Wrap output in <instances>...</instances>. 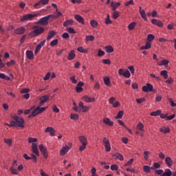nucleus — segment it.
Returning a JSON list of instances; mask_svg holds the SVG:
<instances>
[{"mask_svg":"<svg viewBox=\"0 0 176 176\" xmlns=\"http://www.w3.org/2000/svg\"><path fill=\"white\" fill-rule=\"evenodd\" d=\"M13 119L14 121L10 122V126L12 127H20L24 129V118L18 116H14Z\"/></svg>","mask_w":176,"mask_h":176,"instance_id":"f257e3e1","label":"nucleus"},{"mask_svg":"<svg viewBox=\"0 0 176 176\" xmlns=\"http://www.w3.org/2000/svg\"><path fill=\"white\" fill-rule=\"evenodd\" d=\"M33 31L29 33V36L35 37L39 35H42L45 32V28L38 25H34L32 27Z\"/></svg>","mask_w":176,"mask_h":176,"instance_id":"f03ea898","label":"nucleus"},{"mask_svg":"<svg viewBox=\"0 0 176 176\" xmlns=\"http://www.w3.org/2000/svg\"><path fill=\"white\" fill-rule=\"evenodd\" d=\"M78 140L81 144V145L79 146V151L80 152H83V151L86 149L87 144H89V142H87V138L85 135H80L78 137Z\"/></svg>","mask_w":176,"mask_h":176,"instance_id":"7ed1b4c3","label":"nucleus"},{"mask_svg":"<svg viewBox=\"0 0 176 176\" xmlns=\"http://www.w3.org/2000/svg\"><path fill=\"white\" fill-rule=\"evenodd\" d=\"M50 17H54V15L53 14H50L47 15V16H44L41 19H40L39 21H38L37 22H35L36 24H40L41 25H47L49 24V19H50Z\"/></svg>","mask_w":176,"mask_h":176,"instance_id":"20e7f679","label":"nucleus"},{"mask_svg":"<svg viewBox=\"0 0 176 176\" xmlns=\"http://www.w3.org/2000/svg\"><path fill=\"white\" fill-rule=\"evenodd\" d=\"M38 149L40 152H41L44 159H47V157H49V153L47 152V149L43 146V144H39Z\"/></svg>","mask_w":176,"mask_h":176,"instance_id":"39448f33","label":"nucleus"},{"mask_svg":"<svg viewBox=\"0 0 176 176\" xmlns=\"http://www.w3.org/2000/svg\"><path fill=\"white\" fill-rule=\"evenodd\" d=\"M78 108L80 109V112H83L84 113H86V112H89V111L90 110V107L85 106V103H83V102H79Z\"/></svg>","mask_w":176,"mask_h":176,"instance_id":"423d86ee","label":"nucleus"},{"mask_svg":"<svg viewBox=\"0 0 176 176\" xmlns=\"http://www.w3.org/2000/svg\"><path fill=\"white\" fill-rule=\"evenodd\" d=\"M102 142L106 152H111V143L109 142V140L107 138H104Z\"/></svg>","mask_w":176,"mask_h":176,"instance_id":"0eeeda50","label":"nucleus"},{"mask_svg":"<svg viewBox=\"0 0 176 176\" xmlns=\"http://www.w3.org/2000/svg\"><path fill=\"white\" fill-rule=\"evenodd\" d=\"M33 17H38V14H25L20 19V21H28V20H31Z\"/></svg>","mask_w":176,"mask_h":176,"instance_id":"6e6552de","label":"nucleus"},{"mask_svg":"<svg viewBox=\"0 0 176 176\" xmlns=\"http://www.w3.org/2000/svg\"><path fill=\"white\" fill-rule=\"evenodd\" d=\"M142 90L144 91V93H149V91H152V90H153V85L148 82L146 84V85L142 87Z\"/></svg>","mask_w":176,"mask_h":176,"instance_id":"1a4fd4ad","label":"nucleus"},{"mask_svg":"<svg viewBox=\"0 0 176 176\" xmlns=\"http://www.w3.org/2000/svg\"><path fill=\"white\" fill-rule=\"evenodd\" d=\"M82 86H85V82L83 81H79L77 83V85L76 87V93H82L83 91V88L82 87Z\"/></svg>","mask_w":176,"mask_h":176,"instance_id":"9d476101","label":"nucleus"},{"mask_svg":"<svg viewBox=\"0 0 176 176\" xmlns=\"http://www.w3.org/2000/svg\"><path fill=\"white\" fill-rule=\"evenodd\" d=\"M45 133H49L51 137H54V134H56V130L52 126H47L45 130Z\"/></svg>","mask_w":176,"mask_h":176,"instance_id":"9b49d317","label":"nucleus"},{"mask_svg":"<svg viewBox=\"0 0 176 176\" xmlns=\"http://www.w3.org/2000/svg\"><path fill=\"white\" fill-rule=\"evenodd\" d=\"M82 101H84V102H94V101H96V98H90L87 96H85L81 98Z\"/></svg>","mask_w":176,"mask_h":176,"instance_id":"f8f14e48","label":"nucleus"},{"mask_svg":"<svg viewBox=\"0 0 176 176\" xmlns=\"http://www.w3.org/2000/svg\"><path fill=\"white\" fill-rule=\"evenodd\" d=\"M32 151L36 156H39V150H38V145L36 143L32 144Z\"/></svg>","mask_w":176,"mask_h":176,"instance_id":"ddd939ff","label":"nucleus"},{"mask_svg":"<svg viewBox=\"0 0 176 176\" xmlns=\"http://www.w3.org/2000/svg\"><path fill=\"white\" fill-rule=\"evenodd\" d=\"M69 149H71V147H69V146H67V145L65 146L60 151V155L61 156H64V155H67V153L69 151Z\"/></svg>","mask_w":176,"mask_h":176,"instance_id":"4468645a","label":"nucleus"},{"mask_svg":"<svg viewBox=\"0 0 176 176\" xmlns=\"http://www.w3.org/2000/svg\"><path fill=\"white\" fill-rule=\"evenodd\" d=\"M25 32V28L21 26L14 30V34L16 35H23Z\"/></svg>","mask_w":176,"mask_h":176,"instance_id":"2eb2a0df","label":"nucleus"},{"mask_svg":"<svg viewBox=\"0 0 176 176\" xmlns=\"http://www.w3.org/2000/svg\"><path fill=\"white\" fill-rule=\"evenodd\" d=\"M151 23L152 24H153L154 25H157V27H163V25H164L162 21L157 20L156 19H153L151 20Z\"/></svg>","mask_w":176,"mask_h":176,"instance_id":"dca6fc26","label":"nucleus"},{"mask_svg":"<svg viewBox=\"0 0 176 176\" xmlns=\"http://www.w3.org/2000/svg\"><path fill=\"white\" fill-rule=\"evenodd\" d=\"M74 19L76 20V21H78V23H80V24H85V19L80 14L74 15Z\"/></svg>","mask_w":176,"mask_h":176,"instance_id":"f3484780","label":"nucleus"},{"mask_svg":"<svg viewBox=\"0 0 176 176\" xmlns=\"http://www.w3.org/2000/svg\"><path fill=\"white\" fill-rule=\"evenodd\" d=\"M121 3L120 2H115V1H111V8H112L113 11H116L119 6H120Z\"/></svg>","mask_w":176,"mask_h":176,"instance_id":"a211bd4d","label":"nucleus"},{"mask_svg":"<svg viewBox=\"0 0 176 176\" xmlns=\"http://www.w3.org/2000/svg\"><path fill=\"white\" fill-rule=\"evenodd\" d=\"M49 101V96L47 95L43 96L40 98V105H42V104H45Z\"/></svg>","mask_w":176,"mask_h":176,"instance_id":"6ab92c4d","label":"nucleus"},{"mask_svg":"<svg viewBox=\"0 0 176 176\" xmlns=\"http://www.w3.org/2000/svg\"><path fill=\"white\" fill-rule=\"evenodd\" d=\"M25 55L28 60H34V52L32 50H27Z\"/></svg>","mask_w":176,"mask_h":176,"instance_id":"aec40b11","label":"nucleus"},{"mask_svg":"<svg viewBox=\"0 0 176 176\" xmlns=\"http://www.w3.org/2000/svg\"><path fill=\"white\" fill-rule=\"evenodd\" d=\"M39 107H36L35 108L32 112L31 113V114H30L28 116V118H35V116H36V115H39Z\"/></svg>","mask_w":176,"mask_h":176,"instance_id":"412c9836","label":"nucleus"},{"mask_svg":"<svg viewBox=\"0 0 176 176\" xmlns=\"http://www.w3.org/2000/svg\"><path fill=\"white\" fill-rule=\"evenodd\" d=\"M103 123H105L107 126H113V121H111L108 118H103Z\"/></svg>","mask_w":176,"mask_h":176,"instance_id":"4be33fe9","label":"nucleus"},{"mask_svg":"<svg viewBox=\"0 0 176 176\" xmlns=\"http://www.w3.org/2000/svg\"><path fill=\"white\" fill-rule=\"evenodd\" d=\"M76 57V54H75V50H72L68 54V60L69 61L74 60Z\"/></svg>","mask_w":176,"mask_h":176,"instance_id":"5701e85b","label":"nucleus"},{"mask_svg":"<svg viewBox=\"0 0 176 176\" xmlns=\"http://www.w3.org/2000/svg\"><path fill=\"white\" fill-rule=\"evenodd\" d=\"M113 157H115V159H118V160H120V162H123V160H124V157L120 153H116L114 155H113Z\"/></svg>","mask_w":176,"mask_h":176,"instance_id":"b1692460","label":"nucleus"},{"mask_svg":"<svg viewBox=\"0 0 176 176\" xmlns=\"http://www.w3.org/2000/svg\"><path fill=\"white\" fill-rule=\"evenodd\" d=\"M160 133H163L164 134H166L167 133H170V128L168 126H163L160 129Z\"/></svg>","mask_w":176,"mask_h":176,"instance_id":"393cba45","label":"nucleus"},{"mask_svg":"<svg viewBox=\"0 0 176 176\" xmlns=\"http://www.w3.org/2000/svg\"><path fill=\"white\" fill-rule=\"evenodd\" d=\"M165 163L166 164H167V166H168L169 167L173 166V160H171V157H166L165 158Z\"/></svg>","mask_w":176,"mask_h":176,"instance_id":"a878e982","label":"nucleus"},{"mask_svg":"<svg viewBox=\"0 0 176 176\" xmlns=\"http://www.w3.org/2000/svg\"><path fill=\"white\" fill-rule=\"evenodd\" d=\"M173 174V172H171V170L170 168H166L160 176H171Z\"/></svg>","mask_w":176,"mask_h":176,"instance_id":"bb28decb","label":"nucleus"},{"mask_svg":"<svg viewBox=\"0 0 176 176\" xmlns=\"http://www.w3.org/2000/svg\"><path fill=\"white\" fill-rule=\"evenodd\" d=\"M56 35V32L54 30H51L48 33V36L47 37V41H50V39H52V38H53V36H54Z\"/></svg>","mask_w":176,"mask_h":176,"instance_id":"cd10ccee","label":"nucleus"},{"mask_svg":"<svg viewBox=\"0 0 176 176\" xmlns=\"http://www.w3.org/2000/svg\"><path fill=\"white\" fill-rule=\"evenodd\" d=\"M74 24V20H67L63 23V27H68V25H72Z\"/></svg>","mask_w":176,"mask_h":176,"instance_id":"c85d7f7f","label":"nucleus"},{"mask_svg":"<svg viewBox=\"0 0 176 176\" xmlns=\"http://www.w3.org/2000/svg\"><path fill=\"white\" fill-rule=\"evenodd\" d=\"M137 25V22H132L128 25V30L129 31H133L135 28V26Z\"/></svg>","mask_w":176,"mask_h":176,"instance_id":"c756f323","label":"nucleus"},{"mask_svg":"<svg viewBox=\"0 0 176 176\" xmlns=\"http://www.w3.org/2000/svg\"><path fill=\"white\" fill-rule=\"evenodd\" d=\"M161 76H163L164 79H168V74L167 70H162L160 72Z\"/></svg>","mask_w":176,"mask_h":176,"instance_id":"7c9ffc66","label":"nucleus"},{"mask_svg":"<svg viewBox=\"0 0 176 176\" xmlns=\"http://www.w3.org/2000/svg\"><path fill=\"white\" fill-rule=\"evenodd\" d=\"M104 24H106V25L112 24V21L111 20L109 14L107 15V18L104 19Z\"/></svg>","mask_w":176,"mask_h":176,"instance_id":"2f4dec72","label":"nucleus"},{"mask_svg":"<svg viewBox=\"0 0 176 176\" xmlns=\"http://www.w3.org/2000/svg\"><path fill=\"white\" fill-rule=\"evenodd\" d=\"M160 113H162V110H156L155 111H152L150 113V116H160Z\"/></svg>","mask_w":176,"mask_h":176,"instance_id":"473e14b6","label":"nucleus"},{"mask_svg":"<svg viewBox=\"0 0 176 176\" xmlns=\"http://www.w3.org/2000/svg\"><path fill=\"white\" fill-rule=\"evenodd\" d=\"M10 170L11 171V174L13 175H17V174H19V170L16 168H14V166H13L10 168Z\"/></svg>","mask_w":176,"mask_h":176,"instance_id":"72a5a7b5","label":"nucleus"},{"mask_svg":"<svg viewBox=\"0 0 176 176\" xmlns=\"http://www.w3.org/2000/svg\"><path fill=\"white\" fill-rule=\"evenodd\" d=\"M140 13L141 14L142 19H143L144 21H148V18L146 17V13L145 12V10H142V11Z\"/></svg>","mask_w":176,"mask_h":176,"instance_id":"f704fd0d","label":"nucleus"},{"mask_svg":"<svg viewBox=\"0 0 176 176\" xmlns=\"http://www.w3.org/2000/svg\"><path fill=\"white\" fill-rule=\"evenodd\" d=\"M151 168H152V167H150L148 165L143 166V170L147 174H149L151 173Z\"/></svg>","mask_w":176,"mask_h":176,"instance_id":"c9c22d12","label":"nucleus"},{"mask_svg":"<svg viewBox=\"0 0 176 176\" xmlns=\"http://www.w3.org/2000/svg\"><path fill=\"white\" fill-rule=\"evenodd\" d=\"M103 81L106 86H111V80L109 79V77H104Z\"/></svg>","mask_w":176,"mask_h":176,"instance_id":"e433bc0d","label":"nucleus"},{"mask_svg":"<svg viewBox=\"0 0 176 176\" xmlns=\"http://www.w3.org/2000/svg\"><path fill=\"white\" fill-rule=\"evenodd\" d=\"M106 53H112L113 52V47L111 45H107L104 47Z\"/></svg>","mask_w":176,"mask_h":176,"instance_id":"4c0bfd02","label":"nucleus"},{"mask_svg":"<svg viewBox=\"0 0 176 176\" xmlns=\"http://www.w3.org/2000/svg\"><path fill=\"white\" fill-rule=\"evenodd\" d=\"M0 79H4V80H10V77L5 75L3 73L0 74Z\"/></svg>","mask_w":176,"mask_h":176,"instance_id":"58836bf2","label":"nucleus"},{"mask_svg":"<svg viewBox=\"0 0 176 176\" xmlns=\"http://www.w3.org/2000/svg\"><path fill=\"white\" fill-rule=\"evenodd\" d=\"M113 19H114V20H116V19H118L119 17V16H120V14H119V11L118 10H115L113 11Z\"/></svg>","mask_w":176,"mask_h":176,"instance_id":"ea45409f","label":"nucleus"},{"mask_svg":"<svg viewBox=\"0 0 176 176\" xmlns=\"http://www.w3.org/2000/svg\"><path fill=\"white\" fill-rule=\"evenodd\" d=\"M136 127L137 129L139 130L140 131H144V124H142V122L138 123Z\"/></svg>","mask_w":176,"mask_h":176,"instance_id":"a19ab883","label":"nucleus"},{"mask_svg":"<svg viewBox=\"0 0 176 176\" xmlns=\"http://www.w3.org/2000/svg\"><path fill=\"white\" fill-rule=\"evenodd\" d=\"M134 163V160L131 158L126 164H124V167L130 166Z\"/></svg>","mask_w":176,"mask_h":176,"instance_id":"79ce46f5","label":"nucleus"},{"mask_svg":"<svg viewBox=\"0 0 176 176\" xmlns=\"http://www.w3.org/2000/svg\"><path fill=\"white\" fill-rule=\"evenodd\" d=\"M160 42H161L162 43H164V42H167L168 45H173V43H170V41H173V40H167L164 38H160L159 39Z\"/></svg>","mask_w":176,"mask_h":176,"instance_id":"37998d69","label":"nucleus"},{"mask_svg":"<svg viewBox=\"0 0 176 176\" xmlns=\"http://www.w3.org/2000/svg\"><path fill=\"white\" fill-rule=\"evenodd\" d=\"M90 24L91 27H93L94 28H96L98 25V22H97V21L94 19H92L90 22Z\"/></svg>","mask_w":176,"mask_h":176,"instance_id":"c03bdc74","label":"nucleus"},{"mask_svg":"<svg viewBox=\"0 0 176 176\" xmlns=\"http://www.w3.org/2000/svg\"><path fill=\"white\" fill-rule=\"evenodd\" d=\"M78 52H80V53H84L85 54H86V53H87V50L83 48V47H78L77 48Z\"/></svg>","mask_w":176,"mask_h":176,"instance_id":"a18cd8bd","label":"nucleus"},{"mask_svg":"<svg viewBox=\"0 0 176 176\" xmlns=\"http://www.w3.org/2000/svg\"><path fill=\"white\" fill-rule=\"evenodd\" d=\"M124 114V112L123 111H120L117 116H116V119H122V118H123Z\"/></svg>","mask_w":176,"mask_h":176,"instance_id":"49530a36","label":"nucleus"},{"mask_svg":"<svg viewBox=\"0 0 176 176\" xmlns=\"http://www.w3.org/2000/svg\"><path fill=\"white\" fill-rule=\"evenodd\" d=\"M70 119H72L73 120H78V119H79V114H71Z\"/></svg>","mask_w":176,"mask_h":176,"instance_id":"de8ad7c7","label":"nucleus"},{"mask_svg":"<svg viewBox=\"0 0 176 176\" xmlns=\"http://www.w3.org/2000/svg\"><path fill=\"white\" fill-rule=\"evenodd\" d=\"M4 142L5 144H6L7 145H8V146H12V139H4Z\"/></svg>","mask_w":176,"mask_h":176,"instance_id":"09e8293b","label":"nucleus"},{"mask_svg":"<svg viewBox=\"0 0 176 176\" xmlns=\"http://www.w3.org/2000/svg\"><path fill=\"white\" fill-rule=\"evenodd\" d=\"M168 60H166V59H164L162 60H161V62L158 64V65L160 66H162V65H168Z\"/></svg>","mask_w":176,"mask_h":176,"instance_id":"8fccbe9b","label":"nucleus"},{"mask_svg":"<svg viewBox=\"0 0 176 176\" xmlns=\"http://www.w3.org/2000/svg\"><path fill=\"white\" fill-rule=\"evenodd\" d=\"M41 6H43L42 5V3L41 2V1H39L38 2L36 3L33 6V8H34V9H39V8H41Z\"/></svg>","mask_w":176,"mask_h":176,"instance_id":"3c124183","label":"nucleus"},{"mask_svg":"<svg viewBox=\"0 0 176 176\" xmlns=\"http://www.w3.org/2000/svg\"><path fill=\"white\" fill-rule=\"evenodd\" d=\"M42 46H43V45H38L36 47V49L34 50V54H38V53H39V51L41 50V49H42Z\"/></svg>","mask_w":176,"mask_h":176,"instance_id":"603ef678","label":"nucleus"},{"mask_svg":"<svg viewBox=\"0 0 176 176\" xmlns=\"http://www.w3.org/2000/svg\"><path fill=\"white\" fill-rule=\"evenodd\" d=\"M156 168H160V164L155 162L153 166H151V170H156Z\"/></svg>","mask_w":176,"mask_h":176,"instance_id":"864d4df0","label":"nucleus"},{"mask_svg":"<svg viewBox=\"0 0 176 176\" xmlns=\"http://www.w3.org/2000/svg\"><path fill=\"white\" fill-rule=\"evenodd\" d=\"M98 57H102V56H105V52H104L102 50L99 49L98 51Z\"/></svg>","mask_w":176,"mask_h":176,"instance_id":"5fc2aeb1","label":"nucleus"},{"mask_svg":"<svg viewBox=\"0 0 176 176\" xmlns=\"http://www.w3.org/2000/svg\"><path fill=\"white\" fill-rule=\"evenodd\" d=\"M38 141V139L36 138H28V142L29 144L36 142Z\"/></svg>","mask_w":176,"mask_h":176,"instance_id":"6e6d98bb","label":"nucleus"},{"mask_svg":"<svg viewBox=\"0 0 176 176\" xmlns=\"http://www.w3.org/2000/svg\"><path fill=\"white\" fill-rule=\"evenodd\" d=\"M155 39V36L153 34H148L147 36V41L148 42H152Z\"/></svg>","mask_w":176,"mask_h":176,"instance_id":"4d7b16f0","label":"nucleus"},{"mask_svg":"<svg viewBox=\"0 0 176 176\" xmlns=\"http://www.w3.org/2000/svg\"><path fill=\"white\" fill-rule=\"evenodd\" d=\"M30 160H32L34 163H36L38 162V159L36 158L35 155L30 154Z\"/></svg>","mask_w":176,"mask_h":176,"instance_id":"13d9d810","label":"nucleus"},{"mask_svg":"<svg viewBox=\"0 0 176 176\" xmlns=\"http://www.w3.org/2000/svg\"><path fill=\"white\" fill-rule=\"evenodd\" d=\"M110 168L111 170H112V171H118V170L119 169V167L116 164H112Z\"/></svg>","mask_w":176,"mask_h":176,"instance_id":"bf43d9fd","label":"nucleus"},{"mask_svg":"<svg viewBox=\"0 0 176 176\" xmlns=\"http://www.w3.org/2000/svg\"><path fill=\"white\" fill-rule=\"evenodd\" d=\"M151 45H143L140 47V50H148V49H151Z\"/></svg>","mask_w":176,"mask_h":176,"instance_id":"052dcab7","label":"nucleus"},{"mask_svg":"<svg viewBox=\"0 0 176 176\" xmlns=\"http://www.w3.org/2000/svg\"><path fill=\"white\" fill-rule=\"evenodd\" d=\"M125 76V78H130L131 76V74H130V71H129L128 69H126L124 72V76Z\"/></svg>","mask_w":176,"mask_h":176,"instance_id":"680f3d73","label":"nucleus"},{"mask_svg":"<svg viewBox=\"0 0 176 176\" xmlns=\"http://www.w3.org/2000/svg\"><path fill=\"white\" fill-rule=\"evenodd\" d=\"M69 80H71L72 82H73L74 85H76L78 83V80L75 78V76L69 77Z\"/></svg>","mask_w":176,"mask_h":176,"instance_id":"e2e57ef3","label":"nucleus"},{"mask_svg":"<svg viewBox=\"0 0 176 176\" xmlns=\"http://www.w3.org/2000/svg\"><path fill=\"white\" fill-rule=\"evenodd\" d=\"M52 111L55 112V113H58L60 112V109L57 108V106L56 104H54L52 107Z\"/></svg>","mask_w":176,"mask_h":176,"instance_id":"0e129e2a","label":"nucleus"},{"mask_svg":"<svg viewBox=\"0 0 176 176\" xmlns=\"http://www.w3.org/2000/svg\"><path fill=\"white\" fill-rule=\"evenodd\" d=\"M128 69H129L130 72L132 74V75H134L135 72V69H134V66L131 65L128 67Z\"/></svg>","mask_w":176,"mask_h":176,"instance_id":"69168bd1","label":"nucleus"},{"mask_svg":"<svg viewBox=\"0 0 176 176\" xmlns=\"http://www.w3.org/2000/svg\"><path fill=\"white\" fill-rule=\"evenodd\" d=\"M94 89L95 90H100V82L97 81V82L95 83V85H94Z\"/></svg>","mask_w":176,"mask_h":176,"instance_id":"338daca9","label":"nucleus"},{"mask_svg":"<svg viewBox=\"0 0 176 176\" xmlns=\"http://www.w3.org/2000/svg\"><path fill=\"white\" fill-rule=\"evenodd\" d=\"M103 64H107V65H111V60L110 59H102V60Z\"/></svg>","mask_w":176,"mask_h":176,"instance_id":"774afa93","label":"nucleus"}]
</instances>
